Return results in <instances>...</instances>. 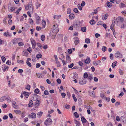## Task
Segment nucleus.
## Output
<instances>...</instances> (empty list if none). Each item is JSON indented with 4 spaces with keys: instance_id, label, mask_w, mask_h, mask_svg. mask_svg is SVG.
<instances>
[{
    "instance_id": "nucleus-40",
    "label": "nucleus",
    "mask_w": 126,
    "mask_h": 126,
    "mask_svg": "<svg viewBox=\"0 0 126 126\" xmlns=\"http://www.w3.org/2000/svg\"><path fill=\"white\" fill-rule=\"evenodd\" d=\"M71 12V9L68 8L67 9V14H70Z\"/></svg>"
},
{
    "instance_id": "nucleus-20",
    "label": "nucleus",
    "mask_w": 126,
    "mask_h": 126,
    "mask_svg": "<svg viewBox=\"0 0 126 126\" xmlns=\"http://www.w3.org/2000/svg\"><path fill=\"white\" fill-rule=\"evenodd\" d=\"M121 28L123 29H126V22L123 23L121 26Z\"/></svg>"
},
{
    "instance_id": "nucleus-6",
    "label": "nucleus",
    "mask_w": 126,
    "mask_h": 126,
    "mask_svg": "<svg viewBox=\"0 0 126 126\" xmlns=\"http://www.w3.org/2000/svg\"><path fill=\"white\" fill-rule=\"evenodd\" d=\"M86 80L85 79H82L79 80V83L81 85L85 84L86 83Z\"/></svg>"
},
{
    "instance_id": "nucleus-62",
    "label": "nucleus",
    "mask_w": 126,
    "mask_h": 126,
    "mask_svg": "<svg viewBox=\"0 0 126 126\" xmlns=\"http://www.w3.org/2000/svg\"><path fill=\"white\" fill-rule=\"evenodd\" d=\"M76 13H77L78 12V9L77 8H75L73 10Z\"/></svg>"
},
{
    "instance_id": "nucleus-15",
    "label": "nucleus",
    "mask_w": 126,
    "mask_h": 126,
    "mask_svg": "<svg viewBox=\"0 0 126 126\" xmlns=\"http://www.w3.org/2000/svg\"><path fill=\"white\" fill-rule=\"evenodd\" d=\"M61 15H54L53 16V18L54 19H58L61 17Z\"/></svg>"
},
{
    "instance_id": "nucleus-60",
    "label": "nucleus",
    "mask_w": 126,
    "mask_h": 126,
    "mask_svg": "<svg viewBox=\"0 0 126 126\" xmlns=\"http://www.w3.org/2000/svg\"><path fill=\"white\" fill-rule=\"evenodd\" d=\"M125 5L122 3H121L119 4V7H125Z\"/></svg>"
},
{
    "instance_id": "nucleus-19",
    "label": "nucleus",
    "mask_w": 126,
    "mask_h": 126,
    "mask_svg": "<svg viewBox=\"0 0 126 126\" xmlns=\"http://www.w3.org/2000/svg\"><path fill=\"white\" fill-rule=\"evenodd\" d=\"M33 105V102L32 100H30L29 101V102L28 104V106L29 107H32Z\"/></svg>"
},
{
    "instance_id": "nucleus-13",
    "label": "nucleus",
    "mask_w": 126,
    "mask_h": 126,
    "mask_svg": "<svg viewBox=\"0 0 126 126\" xmlns=\"http://www.w3.org/2000/svg\"><path fill=\"white\" fill-rule=\"evenodd\" d=\"M23 94L24 95L25 97L26 98H28L29 95V94L28 92L25 91L23 92Z\"/></svg>"
},
{
    "instance_id": "nucleus-7",
    "label": "nucleus",
    "mask_w": 126,
    "mask_h": 126,
    "mask_svg": "<svg viewBox=\"0 0 126 126\" xmlns=\"http://www.w3.org/2000/svg\"><path fill=\"white\" fill-rule=\"evenodd\" d=\"M124 20V19L123 18L120 16H119L117 17L115 20V21L117 23H118L119 22H122Z\"/></svg>"
},
{
    "instance_id": "nucleus-22",
    "label": "nucleus",
    "mask_w": 126,
    "mask_h": 126,
    "mask_svg": "<svg viewBox=\"0 0 126 126\" xmlns=\"http://www.w3.org/2000/svg\"><path fill=\"white\" fill-rule=\"evenodd\" d=\"M14 112L17 114H19L21 113V111L18 110H14Z\"/></svg>"
},
{
    "instance_id": "nucleus-4",
    "label": "nucleus",
    "mask_w": 126,
    "mask_h": 126,
    "mask_svg": "<svg viewBox=\"0 0 126 126\" xmlns=\"http://www.w3.org/2000/svg\"><path fill=\"white\" fill-rule=\"evenodd\" d=\"M115 56L117 58H122L123 55L119 51H117L115 54Z\"/></svg>"
},
{
    "instance_id": "nucleus-2",
    "label": "nucleus",
    "mask_w": 126,
    "mask_h": 126,
    "mask_svg": "<svg viewBox=\"0 0 126 126\" xmlns=\"http://www.w3.org/2000/svg\"><path fill=\"white\" fill-rule=\"evenodd\" d=\"M25 8L26 10H29L31 13H33L34 7L32 1L29 3L27 6H25Z\"/></svg>"
},
{
    "instance_id": "nucleus-61",
    "label": "nucleus",
    "mask_w": 126,
    "mask_h": 126,
    "mask_svg": "<svg viewBox=\"0 0 126 126\" xmlns=\"http://www.w3.org/2000/svg\"><path fill=\"white\" fill-rule=\"evenodd\" d=\"M66 59H67V60H68V61H70L71 59H70V57L69 56V55L67 56Z\"/></svg>"
},
{
    "instance_id": "nucleus-45",
    "label": "nucleus",
    "mask_w": 126,
    "mask_h": 126,
    "mask_svg": "<svg viewBox=\"0 0 126 126\" xmlns=\"http://www.w3.org/2000/svg\"><path fill=\"white\" fill-rule=\"evenodd\" d=\"M88 74L87 73L85 72L84 74V78H87L88 77Z\"/></svg>"
},
{
    "instance_id": "nucleus-34",
    "label": "nucleus",
    "mask_w": 126,
    "mask_h": 126,
    "mask_svg": "<svg viewBox=\"0 0 126 126\" xmlns=\"http://www.w3.org/2000/svg\"><path fill=\"white\" fill-rule=\"evenodd\" d=\"M100 96L103 99H105L106 97L105 95L103 93H101L100 94Z\"/></svg>"
},
{
    "instance_id": "nucleus-44",
    "label": "nucleus",
    "mask_w": 126,
    "mask_h": 126,
    "mask_svg": "<svg viewBox=\"0 0 126 126\" xmlns=\"http://www.w3.org/2000/svg\"><path fill=\"white\" fill-rule=\"evenodd\" d=\"M34 92L36 94H38L39 92V90L38 89L36 88L34 90Z\"/></svg>"
},
{
    "instance_id": "nucleus-52",
    "label": "nucleus",
    "mask_w": 126,
    "mask_h": 126,
    "mask_svg": "<svg viewBox=\"0 0 126 126\" xmlns=\"http://www.w3.org/2000/svg\"><path fill=\"white\" fill-rule=\"evenodd\" d=\"M44 93L45 95H47L49 94L47 90H45L44 92Z\"/></svg>"
},
{
    "instance_id": "nucleus-55",
    "label": "nucleus",
    "mask_w": 126,
    "mask_h": 126,
    "mask_svg": "<svg viewBox=\"0 0 126 126\" xmlns=\"http://www.w3.org/2000/svg\"><path fill=\"white\" fill-rule=\"evenodd\" d=\"M8 68L9 67L8 66H5L4 69L3 70V71L5 72L6 71V69L7 70Z\"/></svg>"
},
{
    "instance_id": "nucleus-30",
    "label": "nucleus",
    "mask_w": 126,
    "mask_h": 126,
    "mask_svg": "<svg viewBox=\"0 0 126 126\" xmlns=\"http://www.w3.org/2000/svg\"><path fill=\"white\" fill-rule=\"evenodd\" d=\"M41 5V4L40 3H39L38 2H37L36 3V8L37 9H38V8L40 7V6Z\"/></svg>"
},
{
    "instance_id": "nucleus-38",
    "label": "nucleus",
    "mask_w": 126,
    "mask_h": 126,
    "mask_svg": "<svg viewBox=\"0 0 126 126\" xmlns=\"http://www.w3.org/2000/svg\"><path fill=\"white\" fill-rule=\"evenodd\" d=\"M42 56V55L41 54H39L37 55L36 56V58L38 59L41 58Z\"/></svg>"
},
{
    "instance_id": "nucleus-10",
    "label": "nucleus",
    "mask_w": 126,
    "mask_h": 126,
    "mask_svg": "<svg viewBox=\"0 0 126 126\" xmlns=\"http://www.w3.org/2000/svg\"><path fill=\"white\" fill-rule=\"evenodd\" d=\"M74 39L75 40V41L74 42L75 45H77L79 42V40L78 38L77 37H75Z\"/></svg>"
},
{
    "instance_id": "nucleus-64",
    "label": "nucleus",
    "mask_w": 126,
    "mask_h": 126,
    "mask_svg": "<svg viewBox=\"0 0 126 126\" xmlns=\"http://www.w3.org/2000/svg\"><path fill=\"white\" fill-rule=\"evenodd\" d=\"M30 88V86L28 85H27L26 86V89H27L28 90H29Z\"/></svg>"
},
{
    "instance_id": "nucleus-56",
    "label": "nucleus",
    "mask_w": 126,
    "mask_h": 126,
    "mask_svg": "<svg viewBox=\"0 0 126 126\" xmlns=\"http://www.w3.org/2000/svg\"><path fill=\"white\" fill-rule=\"evenodd\" d=\"M105 99V100L108 102H109L110 100V98L109 97H106Z\"/></svg>"
},
{
    "instance_id": "nucleus-54",
    "label": "nucleus",
    "mask_w": 126,
    "mask_h": 126,
    "mask_svg": "<svg viewBox=\"0 0 126 126\" xmlns=\"http://www.w3.org/2000/svg\"><path fill=\"white\" fill-rule=\"evenodd\" d=\"M78 64L80 66H82L83 65L82 62L81 61H79L78 62Z\"/></svg>"
},
{
    "instance_id": "nucleus-27",
    "label": "nucleus",
    "mask_w": 126,
    "mask_h": 126,
    "mask_svg": "<svg viewBox=\"0 0 126 126\" xmlns=\"http://www.w3.org/2000/svg\"><path fill=\"white\" fill-rule=\"evenodd\" d=\"M43 113L40 111L37 113V115L38 117L40 118L42 115Z\"/></svg>"
},
{
    "instance_id": "nucleus-31",
    "label": "nucleus",
    "mask_w": 126,
    "mask_h": 126,
    "mask_svg": "<svg viewBox=\"0 0 126 126\" xmlns=\"http://www.w3.org/2000/svg\"><path fill=\"white\" fill-rule=\"evenodd\" d=\"M56 64L57 65V66L58 67H60L61 66L59 62L58 61H56Z\"/></svg>"
},
{
    "instance_id": "nucleus-21",
    "label": "nucleus",
    "mask_w": 126,
    "mask_h": 126,
    "mask_svg": "<svg viewBox=\"0 0 126 126\" xmlns=\"http://www.w3.org/2000/svg\"><path fill=\"white\" fill-rule=\"evenodd\" d=\"M90 62V60L89 58H87L85 61V63L86 64L89 63Z\"/></svg>"
},
{
    "instance_id": "nucleus-63",
    "label": "nucleus",
    "mask_w": 126,
    "mask_h": 126,
    "mask_svg": "<svg viewBox=\"0 0 126 126\" xmlns=\"http://www.w3.org/2000/svg\"><path fill=\"white\" fill-rule=\"evenodd\" d=\"M27 51L30 53H31L32 51V48L29 47L28 49H27Z\"/></svg>"
},
{
    "instance_id": "nucleus-24",
    "label": "nucleus",
    "mask_w": 126,
    "mask_h": 126,
    "mask_svg": "<svg viewBox=\"0 0 126 126\" xmlns=\"http://www.w3.org/2000/svg\"><path fill=\"white\" fill-rule=\"evenodd\" d=\"M107 5L109 8H111L112 6V4L110 2H108L107 3Z\"/></svg>"
},
{
    "instance_id": "nucleus-32",
    "label": "nucleus",
    "mask_w": 126,
    "mask_h": 126,
    "mask_svg": "<svg viewBox=\"0 0 126 126\" xmlns=\"http://www.w3.org/2000/svg\"><path fill=\"white\" fill-rule=\"evenodd\" d=\"M72 97H73V98L74 101L75 102H76L77 101V99L76 97L75 96V94H72Z\"/></svg>"
},
{
    "instance_id": "nucleus-57",
    "label": "nucleus",
    "mask_w": 126,
    "mask_h": 126,
    "mask_svg": "<svg viewBox=\"0 0 126 126\" xmlns=\"http://www.w3.org/2000/svg\"><path fill=\"white\" fill-rule=\"evenodd\" d=\"M110 59L111 60H113L114 59H113V54H110Z\"/></svg>"
},
{
    "instance_id": "nucleus-47",
    "label": "nucleus",
    "mask_w": 126,
    "mask_h": 126,
    "mask_svg": "<svg viewBox=\"0 0 126 126\" xmlns=\"http://www.w3.org/2000/svg\"><path fill=\"white\" fill-rule=\"evenodd\" d=\"M13 107L15 109H19V106L17 105H16L14 106H13Z\"/></svg>"
},
{
    "instance_id": "nucleus-37",
    "label": "nucleus",
    "mask_w": 126,
    "mask_h": 126,
    "mask_svg": "<svg viewBox=\"0 0 126 126\" xmlns=\"http://www.w3.org/2000/svg\"><path fill=\"white\" fill-rule=\"evenodd\" d=\"M107 48L106 46H103L102 47V50L104 52L106 50Z\"/></svg>"
},
{
    "instance_id": "nucleus-43",
    "label": "nucleus",
    "mask_w": 126,
    "mask_h": 126,
    "mask_svg": "<svg viewBox=\"0 0 126 126\" xmlns=\"http://www.w3.org/2000/svg\"><path fill=\"white\" fill-rule=\"evenodd\" d=\"M21 8L20 7L17 10L16 12L15 13L17 14H18L19 13V12L21 10Z\"/></svg>"
},
{
    "instance_id": "nucleus-46",
    "label": "nucleus",
    "mask_w": 126,
    "mask_h": 126,
    "mask_svg": "<svg viewBox=\"0 0 126 126\" xmlns=\"http://www.w3.org/2000/svg\"><path fill=\"white\" fill-rule=\"evenodd\" d=\"M74 115L76 118H78L79 117V115L77 112H75L74 113Z\"/></svg>"
},
{
    "instance_id": "nucleus-16",
    "label": "nucleus",
    "mask_w": 126,
    "mask_h": 126,
    "mask_svg": "<svg viewBox=\"0 0 126 126\" xmlns=\"http://www.w3.org/2000/svg\"><path fill=\"white\" fill-rule=\"evenodd\" d=\"M37 97V95L36 94H34L33 97V100L35 101L38 100Z\"/></svg>"
},
{
    "instance_id": "nucleus-36",
    "label": "nucleus",
    "mask_w": 126,
    "mask_h": 126,
    "mask_svg": "<svg viewBox=\"0 0 126 126\" xmlns=\"http://www.w3.org/2000/svg\"><path fill=\"white\" fill-rule=\"evenodd\" d=\"M114 23H112L110 26V28L112 30H114L113 29V27H114Z\"/></svg>"
},
{
    "instance_id": "nucleus-50",
    "label": "nucleus",
    "mask_w": 126,
    "mask_h": 126,
    "mask_svg": "<svg viewBox=\"0 0 126 126\" xmlns=\"http://www.w3.org/2000/svg\"><path fill=\"white\" fill-rule=\"evenodd\" d=\"M77 6L79 9L80 10H82V6H81L79 4Z\"/></svg>"
},
{
    "instance_id": "nucleus-11",
    "label": "nucleus",
    "mask_w": 126,
    "mask_h": 126,
    "mask_svg": "<svg viewBox=\"0 0 126 126\" xmlns=\"http://www.w3.org/2000/svg\"><path fill=\"white\" fill-rule=\"evenodd\" d=\"M31 59L30 58H28L27 59L26 61V63L30 67H31L32 66L31 64L30 63L29 61H30Z\"/></svg>"
},
{
    "instance_id": "nucleus-33",
    "label": "nucleus",
    "mask_w": 126,
    "mask_h": 126,
    "mask_svg": "<svg viewBox=\"0 0 126 126\" xmlns=\"http://www.w3.org/2000/svg\"><path fill=\"white\" fill-rule=\"evenodd\" d=\"M85 42L87 44L90 43V40L89 38H86L85 40Z\"/></svg>"
},
{
    "instance_id": "nucleus-41",
    "label": "nucleus",
    "mask_w": 126,
    "mask_h": 126,
    "mask_svg": "<svg viewBox=\"0 0 126 126\" xmlns=\"http://www.w3.org/2000/svg\"><path fill=\"white\" fill-rule=\"evenodd\" d=\"M45 35H43L41 36V39L43 41H44L45 40Z\"/></svg>"
},
{
    "instance_id": "nucleus-9",
    "label": "nucleus",
    "mask_w": 126,
    "mask_h": 126,
    "mask_svg": "<svg viewBox=\"0 0 126 126\" xmlns=\"http://www.w3.org/2000/svg\"><path fill=\"white\" fill-rule=\"evenodd\" d=\"M40 101L39 100H38L36 101L34 103V106L35 107H37L38 106H39L40 103Z\"/></svg>"
},
{
    "instance_id": "nucleus-49",
    "label": "nucleus",
    "mask_w": 126,
    "mask_h": 126,
    "mask_svg": "<svg viewBox=\"0 0 126 126\" xmlns=\"http://www.w3.org/2000/svg\"><path fill=\"white\" fill-rule=\"evenodd\" d=\"M1 59L3 62L4 63L6 60V58L5 57L3 56H2L1 57Z\"/></svg>"
},
{
    "instance_id": "nucleus-1",
    "label": "nucleus",
    "mask_w": 126,
    "mask_h": 126,
    "mask_svg": "<svg viewBox=\"0 0 126 126\" xmlns=\"http://www.w3.org/2000/svg\"><path fill=\"white\" fill-rule=\"evenodd\" d=\"M55 25H54L52 29V31L50 33L51 36L55 37L59 31V29L58 28L57 26L55 27Z\"/></svg>"
},
{
    "instance_id": "nucleus-35",
    "label": "nucleus",
    "mask_w": 126,
    "mask_h": 126,
    "mask_svg": "<svg viewBox=\"0 0 126 126\" xmlns=\"http://www.w3.org/2000/svg\"><path fill=\"white\" fill-rule=\"evenodd\" d=\"M31 41L32 45L36 44L35 40L31 38Z\"/></svg>"
},
{
    "instance_id": "nucleus-5",
    "label": "nucleus",
    "mask_w": 126,
    "mask_h": 126,
    "mask_svg": "<svg viewBox=\"0 0 126 126\" xmlns=\"http://www.w3.org/2000/svg\"><path fill=\"white\" fill-rule=\"evenodd\" d=\"M28 117L30 118L31 117L32 118H35L36 117V114L35 113L32 112L31 114L28 115Z\"/></svg>"
},
{
    "instance_id": "nucleus-29",
    "label": "nucleus",
    "mask_w": 126,
    "mask_h": 126,
    "mask_svg": "<svg viewBox=\"0 0 126 126\" xmlns=\"http://www.w3.org/2000/svg\"><path fill=\"white\" fill-rule=\"evenodd\" d=\"M81 119L82 123H85L86 122L87 120L83 116L81 118Z\"/></svg>"
},
{
    "instance_id": "nucleus-25",
    "label": "nucleus",
    "mask_w": 126,
    "mask_h": 126,
    "mask_svg": "<svg viewBox=\"0 0 126 126\" xmlns=\"http://www.w3.org/2000/svg\"><path fill=\"white\" fill-rule=\"evenodd\" d=\"M5 36L8 37L9 36H11V35L10 34H9L8 32H5L3 34Z\"/></svg>"
},
{
    "instance_id": "nucleus-14",
    "label": "nucleus",
    "mask_w": 126,
    "mask_h": 126,
    "mask_svg": "<svg viewBox=\"0 0 126 126\" xmlns=\"http://www.w3.org/2000/svg\"><path fill=\"white\" fill-rule=\"evenodd\" d=\"M69 17L70 19H73L74 18L75 16L74 14L71 13L69 15Z\"/></svg>"
},
{
    "instance_id": "nucleus-39",
    "label": "nucleus",
    "mask_w": 126,
    "mask_h": 126,
    "mask_svg": "<svg viewBox=\"0 0 126 126\" xmlns=\"http://www.w3.org/2000/svg\"><path fill=\"white\" fill-rule=\"evenodd\" d=\"M61 95L63 98H64L66 96V94L65 93H62L61 94Z\"/></svg>"
},
{
    "instance_id": "nucleus-51",
    "label": "nucleus",
    "mask_w": 126,
    "mask_h": 126,
    "mask_svg": "<svg viewBox=\"0 0 126 126\" xmlns=\"http://www.w3.org/2000/svg\"><path fill=\"white\" fill-rule=\"evenodd\" d=\"M17 62L19 63H23V60H17Z\"/></svg>"
},
{
    "instance_id": "nucleus-26",
    "label": "nucleus",
    "mask_w": 126,
    "mask_h": 126,
    "mask_svg": "<svg viewBox=\"0 0 126 126\" xmlns=\"http://www.w3.org/2000/svg\"><path fill=\"white\" fill-rule=\"evenodd\" d=\"M17 38L13 39L12 41V42L14 44H15L17 42Z\"/></svg>"
},
{
    "instance_id": "nucleus-58",
    "label": "nucleus",
    "mask_w": 126,
    "mask_h": 126,
    "mask_svg": "<svg viewBox=\"0 0 126 126\" xmlns=\"http://www.w3.org/2000/svg\"><path fill=\"white\" fill-rule=\"evenodd\" d=\"M75 123L76 125H79L80 124V123L77 120H75Z\"/></svg>"
},
{
    "instance_id": "nucleus-42",
    "label": "nucleus",
    "mask_w": 126,
    "mask_h": 126,
    "mask_svg": "<svg viewBox=\"0 0 126 126\" xmlns=\"http://www.w3.org/2000/svg\"><path fill=\"white\" fill-rule=\"evenodd\" d=\"M18 45L20 46H23L24 45V44L23 42H20L18 43Z\"/></svg>"
},
{
    "instance_id": "nucleus-12",
    "label": "nucleus",
    "mask_w": 126,
    "mask_h": 126,
    "mask_svg": "<svg viewBox=\"0 0 126 126\" xmlns=\"http://www.w3.org/2000/svg\"><path fill=\"white\" fill-rule=\"evenodd\" d=\"M36 23L37 24H38L39 23L40 17L38 16H36Z\"/></svg>"
},
{
    "instance_id": "nucleus-59",
    "label": "nucleus",
    "mask_w": 126,
    "mask_h": 126,
    "mask_svg": "<svg viewBox=\"0 0 126 126\" xmlns=\"http://www.w3.org/2000/svg\"><path fill=\"white\" fill-rule=\"evenodd\" d=\"M42 25H43V27H44L46 25V22L45 21H44L43 20H42Z\"/></svg>"
},
{
    "instance_id": "nucleus-3",
    "label": "nucleus",
    "mask_w": 126,
    "mask_h": 126,
    "mask_svg": "<svg viewBox=\"0 0 126 126\" xmlns=\"http://www.w3.org/2000/svg\"><path fill=\"white\" fill-rule=\"evenodd\" d=\"M52 121L51 119L50 118L47 119L45 122L44 124L46 125H48L51 124Z\"/></svg>"
},
{
    "instance_id": "nucleus-17",
    "label": "nucleus",
    "mask_w": 126,
    "mask_h": 126,
    "mask_svg": "<svg viewBox=\"0 0 126 126\" xmlns=\"http://www.w3.org/2000/svg\"><path fill=\"white\" fill-rule=\"evenodd\" d=\"M90 95L94 97L95 96V93L93 91H92L89 93Z\"/></svg>"
},
{
    "instance_id": "nucleus-28",
    "label": "nucleus",
    "mask_w": 126,
    "mask_h": 126,
    "mask_svg": "<svg viewBox=\"0 0 126 126\" xmlns=\"http://www.w3.org/2000/svg\"><path fill=\"white\" fill-rule=\"evenodd\" d=\"M81 30L82 31L85 32L86 31V27H81Z\"/></svg>"
},
{
    "instance_id": "nucleus-48",
    "label": "nucleus",
    "mask_w": 126,
    "mask_h": 126,
    "mask_svg": "<svg viewBox=\"0 0 126 126\" xmlns=\"http://www.w3.org/2000/svg\"><path fill=\"white\" fill-rule=\"evenodd\" d=\"M57 82V83L59 84H60L61 83V80L60 79H58L56 80Z\"/></svg>"
},
{
    "instance_id": "nucleus-53",
    "label": "nucleus",
    "mask_w": 126,
    "mask_h": 126,
    "mask_svg": "<svg viewBox=\"0 0 126 126\" xmlns=\"http://www.w3.org/2000/svg\"><path fill=\"white\" fill-rule=\"evenodd\" d=\"M110 35V33H106L105 35V37L106 38L109 37V38Z\"/></svg>"
},
{
    "instance_id": "nucleus-23",
    "label": "nucleus",
    "mask_w": 126,
    "mask_h": 126,
    "mask_svg": "<svg viewBox=\"0 0 126 126\" xmlns=\"http://www.w3.org/2000/svg\"><path fill=\"white\" fill-rule=\"evenodd\" d=\"M90 24L91 25H93L96 23L95 21L94 20H91L89 22Z\"/></svg>"
},
{
    "instance_id": "nucleus-8",
    "label": "nucleus",
    "mask_w": 126,
    "mask_h": 126,
    "mask_svg": "<svg viewBox=\"0 0 126 126\" xmlns=\"http://www.w3.org/2000/svg\"><path fill=\"white\" fill-rule=\"evenodd\" d=\"M101 63V61L100 60L97 61V62L93 61V64L95 66H97Z\"/></svg>"
},
{
    "instance_id": "nucleus-18",
    "label": "nucleus",
    "mask_w": 126,
    "mask_h": 126,
    "mask_svg": "<svg viewBox=\"0 0 126 126\" xmlns=\"http://www.w3.org/2000/svg\"><path fill=\"white\" fill-rule=\"evenodd\" d=\"M7 99V97L5 96H3L0 98V102H2L4 101Z\"/></svg>"
}]
</instances>
